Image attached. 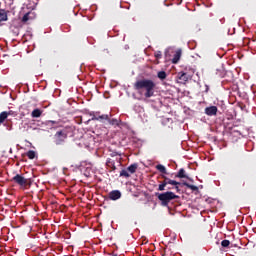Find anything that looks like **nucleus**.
I'll list each match as a JSON object with an SVG mask.
<instances>
[{
    "label": "nucleus",
    "mask_w": 256,
    "mask_h": 256,
    "mask_svg": "<svg viewBox=\"0 0 256 256\" xmlns=\"http://www.w3.org/2000/svg\"><path fill=\"white\" fill-rule=\"evenodd\" d=\"M135 91H138L139 95H143L145 99H151L155 97V90L157 89V84L151 79H140L134 83Z\"/></svg>",
    "instance_id": "obj_1"
},
{
    "label": "nucleus",
    "mask_w": 256,
    "mask_h": 256,
    "mask_svg": "<svg viewBox=\"0 0 256 256\" xmlns=\"http://www.w3.org/2000/svg\"><path fill=\"white\" fill-rule=\"evenodd\" d=\"M83 144L88 149H93V147H95V137L90 134L84 135L83 136Z\"/></svg>",
    "instance_id": "obj_6"
},
{
    "label": "nucleus",
    "mask_w": 256,
    "mask_h": 256,
    "mask_svg": "<svg viewBox=\"0 0 256 256\" xmlns=\"http://www.w3.org/2000/svg\"><path fill=\"white\" fill-rule=\"evenodd\" d=\"M9 115H13V111H8L7 112V117H9Z\"/></svg>",
    "instance_id": "obj_27"
},
{
    "label": "nucleus",
    "mask_w": 256,
    "mask_h": 256,
    "mask_svg": "<svg viewBox=\"0 0 256 256\" xmlns=\"http://www.w3.org/2000/svg\"><path fill=\"white\" fill-rule=\"evenodd\" d=\"M217 111H218L217 106H209L205 108L204 113L208 115V117H213L217 115Z\"/></svg>",
    "instance_id": "obj_8"
},
{
    "label": "nucleus",
    "mask_w": 256,
    "mask_h": 256,
    "mask_svg": "<svg viewBox=\"0 0 256 256\" xmlns=\"http://www.w3.org/2000/svg\"><path fill=\"white\" fill-rule=\"evenodd\" d=\"M109 199L112 201H117V199H121V192L119 190H113L109 193Z\"/></svg>",
    "instance_id": "obj_9"
},
{
    "label": "nucleus",
    "mask_w": 256,
    "mask_h": 256,
    "mask_svg": "<svg viewBox=\"0 0 256 256\" xmlns=\"http://www.w3.org/2000/svg\"><path fill=\"white\" fill-rule=\"evenodd\" d=\"M119 163H121V161L120 160H117Z\"/></svg>",
    "instance_id": "obj_29"
},
{
    "label": "nucleus",
    "mask_w": 256,
    "mask_h": 256,
    "mask_svg": "<svg viewBox=\"0 0 256 256\" xmlns=\"http://www.w3.org/2000/svg\"><path fill=\"white\" fill-rule=\"evenodd\" d=\"M179 59H181V50L176 51L174 57L172 59V63L177 64L179 63Z\"/></svg>",
    "instance_id": "obj_14"
},
{
    "label": "nucleus",
    "mask_w": 256,
    "mask_h": 256,
    "mask_svg": "<svg viewBox=\"0 0 256 256\" xmlns=\"http://www.w3.org/2000/svg\"><path fill=\"white\" fill-rule=\"evenodd\" d=\"M12 181H14V183H16L17 185H20L21 187H23V185L27 183V179L20 174H16L12 178Z\"/></svg>",
    "instance_id": "obj_7"
},
{
    "label": "nucleus",
    "mask_w": 256,
    "mask_h": 256,
    "mask_svg": "<svg viewBox=\"0 0 256 256\" xmlns=\"http://www.w3.org/2000/svg\"><path fill=\"white\" fill-rule=\"evenodd\" d=\"M178 179H189V176H187L185 169L181 168L178 173L175 175Z\"/></svg>",
    "instance_id": "obj_11"
},
{
    "label": "nucleus",
    "mask_w": 256,
    "mask_h": 256,
    "mask_svg": "<svg viewBox=\"0 0 256 256\" xmlns=\"http://www.w3.org/2000/svg\"><path fill=\"white\" fill-rule=\"evenodd\" d=\"M106 167H109L112 171L117 170V166H115V160L108 158L106 161Z\"/></svg>",
    "instance_id": "obj_10"
},
{
    "label": "nucleus",
    "mask_w": 256,
    "mask_h": 256,
    "mask_svg": "<svg viewBox=\"0 0 256 256\" xmlns=\"http://www.w3.org/2000/svg\"><path fill=\"white\" fill-rule=\"evenodd\" d=\"M107 121L110 125H116V126H119V124L121 123V120L117 118H112V119L108 118Z\"/></svg>",
    "instance_id": "obj_16"
},
{
    "label": "nucleus",
    "mask_w": 256,
    "mask_h": 256,
    "mask_svg": "<svg viewBox=\"0 0 256 256\" xmlns=\"http://www.w3.org/2000/svg\"><path fill=\"white\" fill-rule=\"evenodd\" d=\"M229 245H231V242H230L229 240H223V241L221 242V246H222V247L227 248V247H229Z\"/></svg>",
    "instance_id": "obj_25"
},
{
    "label": "nucleus",
    "mask_w": 256,
    "mask_h": 256,
    "mask_svg": "<svg viewBox=\"0 0 256 256\" xmlns=\"http://www.w3.org/2000/svg\"><path fill=\"white\" fill-rule=\"evenodd\" d=\"M137 164H131L128 168L127 171L128 173H131V175H133V173H135L137 171Z\"/></svg>",
    "instance_id": "obj_21"
},
{
    "label": "nucleus",
    "mask_w": 256,
    "mask_h": 256,
    "mask_svg": "<svg viewBox=\"0 0 256 256\" xmlns=\"http://www.w3.org/2000/svg\"><path fill=\"white\" fill-rule=\"evenodd\" d=\"M88 115L90 116V117H92L91 119H89L87 122H86V124L87 123H89V121H108V119H109V115H107V114H102L101 115V112H99V111H91V112H88Z\"/></svg>",
    "instance_id": "obj_5"
},
{
    "label": "nucleus",
    "mask_w": 256,
    "mask_h": 256,
    "mask_svg": "<svg viewBox=\"0 0 256 256\" xmlns=\"http://www.w3.org/2000/svg\"><path fill=\"white\" fill-rule=\"evenodd\" d=\"M182 185H184V187H187L188 189H191L192 191H199V187L189 184L187 182H183Z\"/></svg>",
    "instance_id": "obj_17"
},
{
    "label": "nucleus",
    "mask_w": 256,
    "mask_h": 256,
    "mask_svg": "<svg viewBox=\"0 0 256 256\" xmlns=\"http://www.w3.org/2000/svg\"><path fill=\"white\" fill-rule=\"evenodd\" d=\"M30 15H31V13H26V14L22 17V23H27V21H29V19H31Z\"/></svg>",
    "instance_id": "obj_24"
},
{
    "label": "nucleus",
    "mask_w": 256,
    "mask_h": 256,
    "mask_svg": "<svg viewBox=\"0 0 256 256\" xmlns=\"http://www.w3.org/2000/svg\"><path fill=\"white\" fill-rule=\"evenodd\" d=\"M41 115H43V111H41L39 108L34 109L31 113V117H33V119H37L41 117Z\"/></svg>",
    "instance_id": "obj_12"
},
{
    "label": "nucleus",
    "mask_w": 256,
    "mask_h": 256,
    "mask_svg": "<svg viewBox=\"0 0 256 256\" xmlns=\"http://www.w3.org/2000/svg\"><path fill=\"white\" fill-rule=\"evenodd\" d=\"M154 56L156 57V59H161L163 57V54L161 53V51H157L155 52Z\"/></svg>",
    "instance_id": "obj_26"
},
{
    "label": "nucleus",
    "mask_w": 256,
    "mask_h": 256,
    "mask_svg": "<svg viewBox=\"0 0 256 256\" xmlns=\"http://www.w3.org/2000/svg\"><path fill=\"white\" fill-rule=\"evenodd\" d=\"M162 179L163 181L159 184L158 191H165V187H167L168 185H174L175 189L179 191V186L177 185H181L180 182L176 180H172L171 178L167 177L165 174L162 175Z\"/></svg>",
    "instance_id": "obj_3"
},
{
    "label": "nucleus",
    "mask_w": 256,
    "mask_h": 256,
    "mask_svg": "<svg viewBox=\"0 0 256 256\" xmlns=\"http://www.w3.org/2000/svg\"><path fill=\"white\" fill-rule=\"evenodd\" d=\"M157 171H159L160 173H163V175H167V168H165V166H163L162 164H158L156 166Z\"/></svg>",
    "instance_id": "obj_19"
},
{
    "label": "nucleus",
    "mask_w": 256,
    "mask_h": 256,
    "mask_svg": "<svg viewBox=\"0 0 256 256\" xmlns=\"http://www.w3.org/2000/svg\"><path fill=\"white\" fill-rule=\"evenodd\" d=\"M167 189L169 190V189H171V187H168Z\"/></svg>",
    "instance_id": "obj_30"
},
{
    "label": "nucleus",
    "mask_w": 256,
    "mask_h": 256,
    "mask_svg": "<svg viewBox=\"0 0 256 256\" xmlns=\"http://www.w3.org/2000/svg\"><path fill=\"white\" fill-rule=\"evenodd\" d=\"M7 111H3L0 113V125H3L5 121H7Z\"/></svg>",
    "instance_id": "obj_15"
},
{
    "label": "nucleus",
    "mask_w": 256,
    "mask_h": 256,
    "mask_svg": "<svg viewBox=\"0 0 256 256\" xmlns=\"http://www.w3.org/2000/svg\"><path fill=\"white\" fill-rule=\"evenodd\" d=\"M155 195H156L157 199L160 200L162 207H169V203H171L175 199H179V195H176L172 191L156 193Z\"/></svg>",
    "instance_id": "obj_2"
},
{
    "label": "nucleus",
    "mask_w": 256,
    "mask_h": 256,
    "mask_svg": "<svg viewBox=\"0 0 256 256\" xmlns=\"http://www.w3.org/2000/svg\"><path fill=\"white\" fill-rule=\"evenodd\" d=\"M26 156L28 157V159H35V157H37V152H35L34 150H29L27 153H26Z\"/></svg>",
    "instance_id": "obj_20"
},
{
    "label": "nucleus",
    "mask_w": 256,
    "mask_h": 256,
    "mask_svg": "<svg viewBox=\"0 0 256 256\" xmlns=\"http://www.w3.org/2000/svg\"><path fill=\"white\" fill-rule=\"evenodd\" d=\"M120 177H126V179H127V178L131 177V174H129V171L127 169H123L120 172Z\"/></svg>",
    "instance_id": "obj_23"
},
{
    "label": "nucleus",
    "mask_w": 256,
    "mask_h": 256,
    "mask_svg": "<svg viewBox=\"0 0 256 256\" xmlns=\"http://www.w3.org/2000/svg\"><path fill=\"white\" fill-rule=\"evenodd\" d=\"M7 19V12H5V10H0V23H2V21H7Z\"/></svg>",
    "instance_id": "obj_22"
},
{
    "label": "nucleus",
    "mask_w": 256,
    "mask_h": 256,
    "mask_svg": "<svg viewBox=\"0 0 256 256\" xmlns=\"http://www.w3.org/2000/svg\"><path fill=\"white\" fill-rule=\"evenodd\" d=\"M222 23H225V18H223L222 20H220Z\"/></svg>",
    "instance_id": "obj_28"
},
{
    "label": "nucleus",
    "mask_w": 256,
    "mask_h": 256,
    "mask_svg": "<svg viewBox=\"0 0 256 256\" xmlns=\"http://www.w3.org/2000/svg\"><path fill=\"white\" fill-rule=\"evenodd\" d=\"M67 137H69V129L63 128L62 130L57 131L54 135L55 145H63L67 140Z\"/></svg>",
    "instance_id": "obj_4"
},
{
    "label": "nucleus",
    "mask_w": 256,
    "mask_h": 256,
    "mask_svg": "<svg viewBox=\"0 0 256 256\" xmlns=\"http://www.w3.org/2000/svg\"><path fill=\"white\" fill-rule=\"evenodd\" d=\"M178 79L182 81V83H187V81H189V77H187V73L185 72H179Z\"/></svg>",
    "instance_id": "obj_13"
},
{
    "label": "nucleus",
    "mask_w": 256,
    "mask_h": 256,
    "mask_svg": "<svg viewBox=\"0 0 256 256\" xmlns=\"http://www.w3.org/2000/svg\"><path fill=\"white\" fill-rule=\"evenodd\" d=\"M157 77L161 81H165V79H167V72L166 71H160V72L157 73Z\"/></svg>",
    "instance_id": "obj_18"
}]
</instances>
